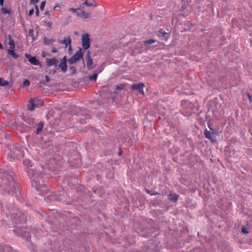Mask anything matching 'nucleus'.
<instances>
[{
	"label": "nucleus",
	"instance_id": "nucleus-36",
	"mask_svg": "<svg viewBox=\"0 0 252 252\" xmlns=\"http://www.w3.org/2000/svg\"><path fill=\"white\" fill-rule=\"evenodd\" d=\"M52 162H55V161L54 160H51L49 161L48 163V166L50 169H54L56 167L55 166L53 165V163Z\"/></svg>",
	"mask_w": 252,
	"mask_h": 252
},
{
	"label": "nucleus",
	"instance_id": "nucleus-26",
	"mask_svg": "<svg viewBox=\"0 0 252 252\" xmlns=\"http://www.w3.org/2000/svg\"><path fill=\"white\" fill-rule=\"evenodd\" d=\"M23 164L26 166L27 167H30L32 166V163L31 161L28 159H25L23 160Z\"/></svg>",
	"mask_w": 252,
	"mask_h": 252
},
{
	"label": "nucleus",
	"instance_id": "nucleus-2",
	"mask_svg": "<svg viewBox=\"0 0 252 252\" xmlns=\"http://www.w3.org/2000/svg\"><path fill=\"white\" fill-rule=\"evenodd\" d=\"M9 193L18 197L20 194L19 187L12 175L0 172V193Z\"/></svg>",
	"mask_w": 252,
	"mask_h": 252
},
{
	"label": "nucleus",
	"instance_id": "nucleus-41",
	"mask_svg": "<svg viewBox=\"0 0 252 252\" xmlns=\"http://www.w3.org/2000/svg\"><path fill=\"white\" fill-rule=\"evenodd\" d=\"M70 69L72 70L71 75H74L76 73V68L74 66H71Z\"/></svg>",
	"mask_w": 252,
	"mask_h": 252
},
{
	"label": "nucleus",
	"instance_id": "nucleus-58",
	"mask_svg": "<svg viewBox=\"0 0 252 252\" xmlns=\"http://www.w3.org/2000/svg\"><path fill=\"white\" fill-rule=\"evenodd\" d=\"M84 65H85V63H84V61H83V63Z\"/></svg>",
	"mask_w": 252,
	"mask_h": 252
},
{
	"label": "nucleus",
	"instance_id": "nucleus-47",
	"mask_svg": "<svg viewBox=\"0 0 252 252\" xmlns=\"http://www.w3.org/2000/svg\"><path fill=\"white\" fill-rule=\"evenodd\" d=\"M33 12H34V9L33 8L31 9L29 12V16H32L33 14Z\"/></svg>",
	"mask_w": 252,
	"mask_h": 252
},
{
	"label": "nucleus",
	"instance_id": "nucleus-4",
	"mask_svg": "<svg viewBox=\"0 0 252 252\" xmlns=\"http://www.w3.org/2000/svg\"><path fill=\"white\" fill-rule=\"evenodd\" d=\"M13 231L17 236H20L27 241L29 240L31 238V229L29 228L20 225L14 227Z\"/></svg>",
	"mask_w": 252,
	"mask_h": 252
},
{
	"label": "nucleus",
	"instance_id": "nucleus-22",
	"mask_svg": "<svg viewBox=\"0 0 252 252\" xmlns=\"http://www.w3.org/2000/svg\"><path fill=\"white\" fill-rule=\"evenodd\" d=\"M8 44L10 46L9 49H14L15 48V44L14 39L9 35L8 37Z\"/></svg>",
	"mask_w": 252,
	"mask_h": 252
},
{
	"label": "nucleus",
	"instance_id": "nucleus-3",
	"mask_svg": "<svg viewBox=\"0 0 252 252\" xmlns=\"http://www.w3.org/2000/svg\"><path fill=\"white\" fill-rule=\"evenodd\" d=\"M27 174L31 180L32 186L38 191H40V194L43 195L47 191V187L46 182L44 181V174L42 171L39 170L38 172H35L32 169H28Z\"/></svg>",
	"mask_w": 252,
	"mask_h": 252
},
{
	"label": "nucleus",
	"instance_id": "nucleus-43",
	"mask_svg": "<svg viewBox=\"0 0 252 252\" xmlns=\"http://www.w3.org/2000/svg\"><path fill=\"white\" fill-rule=\"evenodd\" d=\"M45 1H42L40 5V8L41 9V10H42L43 9L44 7L45 6Z\"/></svg>",
	"mask_w": 252,
	"mask_h": 252
},
{
	"label": "nucleus",
	"instance_id": "nucleus-35",
	"mask_svg": "<svg viewBox=\"0 0 252 252\" xmlns=\"http://www.w3.org/2000/svg\"><path fill=\"white\" fill-rule=\"evenodd\" d=\"M1 12L3 14L10 13V10L7 9L5 7H2L1 8Z\"/></svg>",
	"mask_w": 252,
	"mask_h": 252
},
{
	"label": "nucleus",
	"instance_id": "nucleus-12",
	"mask_svg": "<svg viewBox=\"0 0 252 252\" xmlns=\"http://www.w3.org/2000/svg\"><path fill=\"white\" fill-rule=\"evenodd\" d=\"M58 60L56 58H53L51 59L46 58V63L47 66L50 67L52 65H55V67H57V64L58 63Z\"/></svg>",
	"mask_w": 252,
	"mask_h": 252
},
{
	"label": "nucleus",
	"instance_id": "nucleus-30",
	"mask_svg": "<svg viewBox=\"0 0 252 252\" xmlns=\"http://www.w3.org/2000/svg\"><path fill=\"white\" fill-rule=\"evenodd\" d=\"M156 42V40L153 39H149L144 41V44L147 45L148 44H151Z\"/></svg>",
	"mask_w": 252,
	"mask_h": 252
},
{
	"label": "nucleus",
	"instance_id": "nucleus-54",
	"mask_svg": "<svg viewBox=\"0 0 252 252\" xmlns=\"http://www.w3.org/2000/svg\"><path fill=\"white\" fill-rule=\"evenodd\" d=\"M118 156H121L122 155V150H120V151L118 152Z\"/></svg>",
	"mask_w": 252,
	"mask_h": 252
},
{
	"label": "nucleus",
	"instance_id": "nucleus-8",
	"mask_svg": "<svg viewBox=\"0 0 252 252\" xmlns=\"http://www.w3.org/2000/svg\"><path fill=\"white\" fill-rule=\"evenodd\" d=\"M91 39L89 38V35L85 33L82 36V45L84 50H86L90 47Z\"/></svg>",
	"mask_w": 252,
	"mask_h": 252
},
{
	"label": "nucleus",
	"instance_id": "nucleus-21",
	"mask_svg": "<svg viewBox=\"0 0 252 252\" xmlns=\"http://www.w3.org/2000/svg\"><path fill=\"white\" fill-rule=\"evenodd\" d=\"M6 53L8 55L12 56L14 59H17L19 57V56L15 52L14 49H7Z\"/></svg>",
	"mask_w": 252,
	"mask_h": 252
},
{
	"label": "nucleus",
	"instance_id": "nucleus-42",
	"mask_svg": "<svg viewBox=\"0 0 252 252\" xmlns=\"http://www.w3.org/2000/svg\"><path fill=\"white\" fill-rule=\"evenodd\" d=\"M68 63H69L70 64H73V63H74L75 62H76V61H75V60L72 57H70L68 60Z\"/></svg>",
	"mask_w": 252,
	"mask_h": 252
},
{
	"label": "nucleus",
	"instance_id": "nucleus-15",
	"mask_svg": "<svg viewBox=\"0 0 252 252\" xmlns=\"http://www.w3.org/2000/svg\"><path fill=\"white\" fill-rule=\"evenodd\" d=\"M84 51L82 49L79 48V49L76 52V53L72 56L76 62L79 61L81 59L83 58Z\"/></svg>",
	"mask_w": 252,
	"mask_h": 252
},
{
	"label": "nucleus",
	"instance_id": "nucleus-50",
	"mask_svg": "<svg viewBox=\"0 0 252 252\" xmlns=\"http://www.w3.org/2000/svg\"><path fill=\"white\" fill-rule=\"evenodd\" d=\"M45 81L47 82H48L49 81H50V78L47 75H45Z\"/></svg>",
	"mask_w": 252,
	"mask_h": 252
},
{
	"label": "nucleus",
	"instance_id": "nucleus-28",
	"mask_svg": "<svg viewBox=\"0 0 252 252\" xmlns=\"http://www.w3.org/2000/svg\"><path fill=\"white\" fill-rule=\"evenodd\" d=\"M8 84L9 82L3 79L2 78H0V86H5L8 85Z\"/></svg>",
	"mask_w": 252,
	"mask_h": 252
},
{
	"label": "nucleus",
	"instance_id": "nucleus-25",
	"mask_svg": "<svg viewBox=\"0 0 252 252\" xmlns=\"http://www.w3.org/2000/svg\"><path fill=\"white\" fill-rule=\"evenodd\" d=\"M36 126L37 132L38 133H39L42 130L43 127L44 126V123L42 122H40L36 125Z\"/></svg>",
	"mask_w": 252,
	"mask_h": 252
},
{
	"label": "nucleus",
	"instance_id": "nucleus-39",
	"mask_svg": "<svg viewBox=\"0 0 252 252\" xmlns=\"http://www.w3.org/2000/svg\"><path fill=\"white\" fill-rule=\"evenodd\" d=\"M30 85V82L29 80L26 79L25 81H24L23 83V86H29Z\"/></svg>",
	"mask_w": 252,
	"mask_h": 252
},
{
	"label": "nucleus",
	"instance_id": "nucleus-1",
	"mask_svg": "<svg viewBox=\"0 0 252 252\" xmlns=\"http://www.w3.org/2000/svg\"><path fill=\"white\" fill-rule=\"evenodd\" d=\"M2 219L5 223L8 224L11 220L16 224L23 225L27 221V215L21 212L12 203L6 207L4 212L1 215Z\"/></svg>",
	"mask_w": 252,
	"mask_h": 252
},
{
	"label": "nucleus",
	"instance_id": "nucleus-18",
	"mask_svg": "<svg viewBox=\"0 0 252 252\" xmlns=\"http://www.w3.org/2000/svg\"><path fill=\"white\" fill-rule=\"evenodd\" d=\"M71 39L70 36H68L67 38H64V39L61 41H60V43L64 44L66 47L67 46H69V49H71Z\"/></svg>",
	"mask_w": 252,
	"mask_h": 252
},
{
	"label": "nucleus",
	"instance_id": "nucleus-20",
	"mask_svg": "<svg viewBox=\"0 0 252 252\" xmlns=\"http://www.w3.org/2000/svg\"><path fill=\"white\" fill-rule=\"evenodd\" d=\"M178 197H179V195H178L176 193H170V194H169L168 195V199L170 201H172V202H176L178 199Z\"/></svg>",
	"mask_w": 252,
	"mask_h": 252
},
{
	"label": "nucleus",
	"instance_id": "nucleus-52",
	"mask_svg": "<svg viewBox=\"0 0 252 252\" xmlns=\"http://www.w3.org/2000/svg\"><path fill=\"white\" fill-rule=\"evenodd\" d=\"M117 88L120 90H121L123 89V86H122L121 85H120V86H117Z\"/></svg>",
	"mask_w": 252,
	"mask_h": 252
},
{
	"label": "nucleus",
	"instance_id": "nucleus-5",
	"mask_svg": "<svg viewBox=\"0 0 252 252\" xmlns=\"http://www.w3.org/2000/svg\"><path fill=\"white\" fill-rule=\"evenodd\" d=\"M10 150V152L8 154V157L10 156L11 158L19 159L23 156V149L19 144L12 146Z\"/></svg>",
	"mask_w": 252,
	"mask_h": 252
},
{
	"label": "nucleus",
	"instance_id": "nucleus-34",
	"mask_svg": "<svg viewBox=\"0 0 252 252\" xmlns=\"http://www.w3.org/2000/svg\"><path fill=\"white\" fill-rule=\"evenodd\" d=\"M33 30L32 29H30L29 31V32H28V36H30V37H32V40H35V38L34 37V35H33Z\"/></svg>",
	"mask_w": 252,
	"mask_h": 252
},
{
	"label": "nucleus",
	"instance_id": "nucleus-19",
	"mask_svg": "<svg viewBox=\"0 0 252 252\" xmlns=\"http://www.w3.org/2000/svg\"><path fill=\"white\" fill-rule=\"evenodd\" d=\"M76 15L83 19H86L89 17L90 13L86 12L84 11H81L80 12H76Z\"/></svg>",
	"mask_w": 252,
	"mask_h": 252
},
{
	"label": "nucleus",
	"instance_id": "nucleus-49",
	"mask_svg": "<svg viewBox=\"0 0 252 252\" xmlns=\"http://www.w3.org/2000/svg\"><path fill=\"white\" fill-rule=\"evenodd\" d=\"M57 52H58V50H57V49L56 48L53 47V48L52 49V53H57Z\"/></svg>",
	"mask_w": 252,
	"mask_h": 252
},
{
	"label": "nucleus",
	"instance_id": "nucleus-17",
	"mask_svg": "<svg viewBox=\"0 0 252 252\" xmlns=\"http://www.w3.org/2000/svg\"><path fill=\"white\" fill-rule=\"evenodd\" d=\"M45 200L46 202H51L55 200H58L60 201L58 197L54 193H51L48 195L45 198Z\"/></svg>",
	"mask_w": 252,
	"mask_h": 252
},
{
	"label": "nucleus",
	"instance_id": "nucleus-45",
	"mask_svg": "<svg viewBox=\"0 0 252 252\" xmlns=\"http://www.w3.org/2000/svg\"><path fill=\"white\" fill-rule=\"evenodd\" d=\"M35 9H36V11H35V13H36V15L37 16H38L39 15V9L38 8V7L37 5H35Z\"/></svg>",
	"mask_w": 252,
	"mask_h": 252
},
{
	"label": "nucleus",
	"instance_id": "nucleus-9",
	"mask_svg": "<svg viewBox=\"0 0 252 252\" xmlns=\"http://www.w3.org/2000/svg\"><path fill=\"white\" fill-rule=\"evenodd\" d=\"M145 87V84L143 83L140 82L138 83H135L132 84L131 86V89L132 90L137 91L140 94L143 95H144V92L143 91V88Z\"/></svg>",
	"mask_w": 252,
	"mask_h": 252
},
{
	"label": "nucleus",
	"instance_id": "nucleus-11",
	"mask_svg": "<svg viewBox=\"0 0 252 252\" xmlns=\"http://www.w3.org/2000/svg\"><path fill=\"white\" fill-rule=\"evenodd\" d=\"M25 56L31 64L35 65H40V62L35 57H32L30 54L27 53L25 54Z\"/></svg>",
	"mask_w": 252,
	"mask_h": 252
},
{
	"label": "nucleus",
	"instance_id": "nucleus-24",
	"mask_svg": "<svg viewBox=\"0 0 252 252\" xmlns=\"http://www.w3.org/2000/svg\"><path fill=\"white\" fill-rule=\"evenodd\" d=\"M149 50L153 51H156L161 49V45L157 44L154 46H150L149 47Z\"/></svg>",
	"mask_w": 252,
	"mask_h": 252
},
{
	"label": "nucleus",
	"instance_id": "nucleus-56",
	"mask_svg": "<svg viewBox=\"0 0 252 252\" xmlns=\"http://www.w3.org/2000/svg\"><path fill=\"white\" fill-rule=\"evenodd\" d=\"M75 34H78V32H75Z\"/></svg>",
	"mask_w": 252,
	"mask_h": 252
},
{
	"label": "nucleus",
	"instance_id": "nucleus-48",
	"mask_svg": "<svg viewBox=\"0 0 252 252\" xmlns=\"http://www.w3.org/2000/svg\"><path fill=\"white\" fill-rule=\"evenodd\" d=\"M56 69H54V70H52V71H49L48 72V73H49V74H52V75H53V74H54L56 72Z\"/></svg>",
	"mask_w": 252,
	"mask_h": 252
},
{
	"label": "nucleus",
	"instance_id": "nucleus-10",
	"mask_svg": "<svg viewBox=\"0 0 252 252\" xmlns=\"http://www.w3.org/2000/svg\"><path fill=\"white\" fill-rule=\"evenodd\" d=\"M66 57L64 56L63 59L61 60L60 63L56 67V69H61L62 71L63 72H65L67 69L66 65Z\"/></svg>",
	"mask_w": 252,
	"mask_h": 252
},
{
	"label": "nucleus",
	"instance_id": "nucleus-32",
	"mask_svg": "<svg viewBox=\"0 0 252 252\" xmlns=\"http://www.w3.org/2000/svg\"><path fill=\"white\" fill-rule=\"evenodd\" d=\"M238 22H237V20H236V19L235 18H233L231 20V24H232V27L233 28H236L238 26Z\"/></svg>",
	"mask_w": 252,
	"mask_h": 252
},
{
	"label": "nucleus",
	"instance_id": "nucleus-37",
	"mask_svg": "<svg viewBox=\"0 0 252 252\" xmlns=\"http://www.w3.org/2000/svg\"><path fill=\"white\" fill-rule=\"evenodd\" d=\"M146 191L147 193L150 194L151 195H155L158 194V192H153L152 191L148 189H146Z\"/></svg>",
	"mask_w": 252,
	"mask_h": 252
},
{
	"label": "nucleus",
	"instance_id": "nucleus-57",
	"mask_svg": "<svg viewBox=\"0 0 252 252\" xmlns=\"http://www.w3.org/2000/svg\"><path fill=\"white\" fill-rule=\"evenodd\" d=\"M48 12L47 11V12H45V14H48Z\"/></svg>",
	"mask_w": 252,
	"mask_h": 252
},
{
	"label": "nucleus",
	"instance_id": "nucleus-44",
	"mask_svg": "<svg viewBox=\"0 0 252 252\" xmlns=\"http://www.w3.org/2000/svg\"><path fill=\"white\" fill-rule=\"evenodd\" d=\"M80 9V8H70L69 9V11H73L74 12H77V11L79 10Z\"/></svg>",
	"mask_w": 252,
	"mask_h": 252
},
{
	"label": "nucleus",
	"instance_id": "nucleus-31",
	"mask_svg": "<svg viewBox=\"0 0 252 252\" xmlns=\"http://www.w3.org/2000/svg\"><path fill=\"white\" fill-rule=\"evenodd\" d=\"M97 77V73H94L92 75H90L89 76V79L91 81H95L96 80Z\"/></svg>",
	"mask_w": 252,
	"mask_h": 252
},
{
	"label": "nucleus",
	"instance_id": "nucleus-33",
	"mask_svg": "<svg viewBox=\"0 0 252 252\" xmlns=\"http://www.w3.org/2000/svg\"><path fill=\"white\" fill-rule=\"evenodd\" d=\"M44 26L48 27L50 29L52 28V22L50 21H44Z\"/></svg>",
	"mask_w": 252,
	"mask_h": 252
},
{
	"label": "nucleus",
	"instance_id": "nucleus-51",
	"mask_svg": "<svg viewBox=\"0 0 252 252\" xmlns=\"http://www.w3.org/2000/svg\"><path fill=\"white\" fill-rule=\"evenodd\" d=\"M38 0H31V2L32 3H36L38 2Z\"/></svg>",
	"mask_w": 252,
	"mask_h": 252
},
{
	"label": "nucleus",
	"instance_id": "nucleus-38",
	"mask_svg": "<svg viewBox=\"0 0 252 252\" xmlns=\"http://www.w3.org/2000/svg\"><path fill=\"white\" fill-rule=\"evenodd\" d=\"M83 5H86L87 6H93L95 7L96 6V4L94 5L92 3H89L88 1L86 0L83 4Z\"/></svg>",
	"mask_w": 252,
	"mask_h": 252
},
{
	"label": "nucleus",
	"instance_id": "nucleus-29",
	"mask_svg": "<svg viewBox=\"0 0 252 252\" xmlns=\"http://www.w3.org/2000/svg\"><path fill=\"white\" fill-rule=\"evenodd\" d=\"M181 112L182 114H183L184 116H185L186 117L190 116L192 113L191 110H189L188 111H186L184 109L181 110Z\"/></svg>",
	"mask_w": 252,
	"mask_h": 252
},
{
	"label": "nucleus",
	"instance_id": "nucleus-55",
	"mask_svg": "<svg viewBox=\"0 0 252 252\" xmlns=\"http://www.w3.org/2000/svg\"><path fill=\"white\" fill-rule=\"evenodd\" d=\"M3 49V46L2 45V44L0 42V49Z\"/></svg>",
	"mask_w": 252,
	"mask_h": 252
},
{
	"label": "nucleus",
	"instance_id": "nucleus-27",
	"mask_svg": "<svg viewBox=\"0 0 252 252\" xmlns=\"http://www.w3.org/2000/svg\"><path fill=\"white\" fill-rule=\"evenodd\" d=\"M204 135L207 138H208L210 139L212 138V132H210V131L207 130V129H206L204 131Z\"/></svg>",
	"mask_w": 252,
	"mask_h": 252
},
{
	"label": "nucleus",
	"instance_id": "nucleus-23",
	"mask_svg": "<svg viewBox=\"0 0 252 252\" xmlns=\"http://www.w3.org/2000/svg\"><path fill=\"white\" fill-rule=\"evenodd\" d=\"M44 43L47 45H50L53 44L54 42V40L52 38H48L46 36L44 37L43 39Z\"/></svg>",
	"mask_w": 252,
	"mask_h": 252
},
{
	"label": "nucleus",
	"instance_id": "nucleus-46",
	"mask_svg": "<svg viewBox=\"0 0 252 252\" xmlns=\"http://www.w3.org/2000/svg\"><path fill=\"white\" fill-rule=\"evenodd\" d=\"M247 96L249 98L250 102H252V96L249 93L247 94Z\"/></svg>",
	"mask_w": 252,
	"mask_h": 252
},
{
	"label": "nucleus",
	"instance_id": "nucleus-6",
	"mask_svg": "<svg viewBox=\"0 0 252 252\" xmlns=\"http://www.w3.org/2000/svg\"><path fill=\"white\" fill-rule=\"evenodd\" d=\"M43 100L38 98H31L28 104V108L31 111H33L35 108L43 105Z\"/></svg>",
	"mask_w": 252,
	"mask_h": 252
},
{
	"label": "nucleus",
	"instance_id": "nucleus-16",
	"mask_svg": "<svg viewBox=\"0 0 252 252\" xmlns=\"http://www.w3.org/2000/svg\"><path fill=\"white\" fill-rule=\"evenodd\" d=\"M0 252H18L16 250H13L11 247L7 245H0Z\"/></svg>",
	"mask_w": 252,
	"mask_h": 252
},
{
	"label": "nucleus",
	"instance_id": "nucleus-13",
	"mask_svg": "<svg viewBox=\"0 0 252 252\" xmlns=\"http://www.w3.org/2000/svg\"><path fill=\"white\" fill-rule=\"evenodd\" d=\"M86 65L88 69H92L94 68L93 66V60L90 55V52H87Z\"/></svg>",
	"mask_w": 252,
	"mask_h": 252
},
{
	"label": "nucleus",
	"instance_id": "nucleus-53",
	"mask_svg": "<svg viewBox=\"0 0 252 252\" xmlns=\"http://www.w3.org/2000/svg\"><path fill=\"white\" fill-rule=\"evenodd\" d=\"M3 2H4V0H0V6H3Z\"/></svg>",
	"mask_w": 252,
	"mask_h": 252
},
{
	"label": "nucleus",
	"instance_id": "nucleus-40",
	"mask_svg": "<svg viewBox=\"0 0 252 252\" xmlns=\"http://www.w3.org/2000/svg\"><path fill=\"white\" fill-rule=\"evenodd\" d=\"M242 232L244 234H248L249 231L247 228L243 226L242 228Z\"/></svg>",
	"mask_w": 252,
	"mask_h": 252
},
{
	"label": "nucleus",
	"instance_id": "nucleus-7",
	"mask_svg": "<svg viewBox=\"0 0 252 252\" xmlns=\"http://www.w3.org/2000/svg\"><path fill=\"white\" fill-rule=\"evenodd\" d=\"M76 109L80 110V112L78 113H76V115H80L83 117L84 118H80V123L82 124H84L86 123V120H89L91 118V115L90 114V112L87 110H82L80 108L77 107Z\"/></svg>",
	"mask_w": 252,
	"mask_h": 252
},
{
	"label": "nucleus",
	"instance_id": "nucleus-14",
	"mask_svg": "<svg viewBox=\"0 0 252 252\" xmlns=\"http://www.w3.org/2000/svg\"><path fill=\"white\" fill-rule=\"evenodd\" d=\"M158 36L161 39L167 41L169 37V34L163 31L162 29H160L157 33Z\"/></svg>",
	"mask_w": 252,
	"mask_h": 252
}]
</instances>
